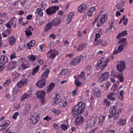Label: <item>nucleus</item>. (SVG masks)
I'll list each match as a JSON object with an SVG mask.
<instances>
[{
	"label": "nucleus",
	"mask_w": 133,
	"mask_h": 133,
	"mask_svg": "<svg viewBox=\"0 0 133 133\" xmlns=\"http://www.w3.org/2000/svg\"><path fill=\"white\" fill-rule=\"evenodd\" d=\"M28 57L29 58L31 61H34L36 60L35 56L33 55H30L28 56Z\"/></svg>",
	"instance_id": "nucleus-56"
},
{
	"label": "nucleus",
	"mask_w": 133,
	"mask_h": 133,
	"mask_svg": "<svg viewBox=\"0 0 133 133\" xmlns=\"http://www.w3.org/2000/svg\"><path fill=\"white\" fill-rule=\"evenodd\" d=\"M108 17V16L106 14L102 15L97 23V26L98 27H99L103 25L107 21Z\"/></svg>",
	"instance_id": "nucleus-7"
},
{
	"label": "nucleus",
	"mask_w": 133,
	"mask_h": 133,
	"mask_svg": "<svg viewBox=\"0 0 133 133\" xmlns=\"http://www.w3.org/2000/svg\"><path fill=\"white\" fill-rule=\"evenodd\" d=\"M35 43V41L34 40L30 41L28 44V47H29V49H30L31 47L34 45Z\"/></svg>",
	"instance_id": "nucleus-39"
},
{
	"label": "nucleus",
	"mask_w": 133,
	"mask_h": 133,
	"mask_svg": "<svg viewBox=\"0 0 133 133\" xmlns=\"http://www.w3.org/2000/svg\"><path fill=\"white\" fill-rule=\"evenodd\" d=\"M94 45L96 46L99 44H101L102 46H105L107 45L108 43L107 41L103 40H100L98 42H94Z\"/></svg>",
	"instance_id": "nucleus-20"
},
{
	"label": "nucleus",
	"mask_w": 133,
	"mask_h": 133,
	"mask_svg": "<svg viewBox=\"0 0 133 133\" xmlns=\"http://www.w3.org/2000/svg\"><path fill=\"white\" fill-rule=\"evenodd\" d=\"M96 8L93 7H91L89 9L87 15L88 16H91L93 12L95 10Z\"/></svg>",
	"instance_id": "nucleus-32"
},
{
	"label": "nucleus",
	"mask_w": 133,
	"mask_h": 133,
	"mask_svg": "<svg viewBox=\"0 0 133 133\" xmlns=\"http://www.w3.org/2000/svg\"><path fill=\"white\" fill-rule=\"evenodd\" d=\"M45 23L44 22V21L42 20H40L39 22V23L38 24V25L39 26H40L41 25L44 24Z\"/></svg>",
	"instance_id": "nucleus-60"
},
{
	"label": "nucleus",
	"mask_w": 133,
	"mask_h": 133,
	"mask_svg": "<svg viewBox=\"0 0 133 133\" xmlns=\"http://www.w3.org/2000/svg\"><path fill=\"white\" fill-rule=\"evenodd\" d=\"M116 7L118 9H119L123 7L122 5L121 4H118L116 5Z\"/></svg>",
	"instance_id": "nucleus-58"
},
{
	"label": "nucleus",
	"mask_w": 133,
	"mask_h": 133,
	"mask_svg": "<svg viewBox=\"0 0 133 133\" xmlns=\"http://www.w3.org/2000/svg\"><path fill=\"white\" fill-rule=\"evenodd\" d=\"M46 82L45 79H42L36 83L37 87L39 88H41L44 86Z\"/></svg>",
	"instance_id": "nucleus-16"
},
{
	"label": "nucleus",
	"mask_w": 133,
	"mask_h": 133,
	"mask_svg": "<svg viewBox=\"0 0 133 133\" xmlns=\"http://www.w3.org/2000/svg\"><path fill=\"white\" fill-rule=\"evenodd\" d=\"M117 85L116 84H115L113 85L111 88V89L113 91H115L117 89Z\"/></svg>",
	"instance_id": "nucleus-53"
},
{
	"label": "nucleus",
	"mask_w": 133,
	"mask_h": 133,
	"mask_svg": "<svg viewBox=\"0 0 133 133\" xmlns=\"http://www.w3.org/2000/svg\"><path fill=\"white\" fill-rule=\"evenodd\" d=\"M45 94V92L43 90L37 91L36 93L37 96L39 99L44 98Z\"/></svg>",
	"instance_id": "nucleus-18"
},
{
	"label": "nucleus",
	"mask_w": 133,
	"mask_h": 133,
	"mask_svg": "<svg viewBox=\"0 0 133 133\" xmlns=\"http://www.w3.org/2000/svg\"><path fill=\"white\" fill-rule=\"evenodd\" d=\"M114 77L118 79L121 82H123L124 80L123 76L120 74H118L117 75H115Z\"/></svg>",
	"instance_id": "nucleus-35"
},
{
	"label": "nucleus",
	"mask_w": 133,
	"mask_h": 133,
	"mask_svg": "<svg viewBox=\"0 0 133 133\" xmlns=\"http://www.w3.org/2000/svg\"><path fill=\"white\" fill-rule=\"evenodd\" d=\"M5 68V66L3 65V64H0V71H2Z\"/></svg>",
	"instance_id": "nucleus-59"
},
{
	"label": "nucleus",
	"mask_w": 133,
	"mask_h": 133,
	"mask_svg": "<svg viewBox=\"0 0 133 133\" xmlns=\"http://www.w3.org/2000/svg\"><path fill=\"white\" fill-rule=\"evenodd\" d=\"M86 44L85 43H83L80 45L79 46V48H77V51H79L82 50L85 47Z\"/></svg>",
	"instance_id": "nucleus-37"
},
{
	"label": "nucleus",
	"mask_w": 133,
	"mask_h": 133,
	"mask_svg": "<svg viewBox=\"0 0 133 133\" xmlns=\"http://www.w3.org/2000/svg\"><path fill=\"white\" fill-rule=\"evenodd\" d=\"M39 66L38 65H37L33 70L32 74V75H34L35 73L37 72L39 70Z\"/></svg>",
	"instance_id": "nucleus-40"
},
{
	"label": "nucleus",
	"mask_w": 133,
	"mask_h": 133,
	"mask_svg": "<svg viewBox=\"0 0 133 133\" xmlns=\"http://www.w3.org/2000/svg\"><path fill=\"white\" fill-rule=\"evenodd\" d=\"M75 82L76 85L77 86H80L81 85V83L79 81L77 80L76 79H75Z\"/></svg>",
	"instance_id": "nucleus-54"
},
{
	"label": "nucleus",
	"mask_w": 133,
	"mask_h": 133,
	"mask_svg": "<svg viewBox=\"0 0 133 133\" xmlns=\"http://www.w3.org/2000/svg\"><path fill=\"white\" fill-rule=\"evenodd\" d=\"M115 95V94L113 92H111L110 94L108 95V98L111 100L112 101H114L115 100L116 98L114 97Z\"/></svg>",
	"instance_id": "nucleus-30"
},
{
	"label": "nucleus",
	"mask_w": 133,
	"mask_h": 133,
	"mask_svg": "<svg viewBox=\"0 0 133 133\" xmlns=\"http://www.w3.org/2000/svg\"><path fill=\"white\" fill-rule=\"evenodd\" d=\"M87 8V6L85 4H82L78 8V11L81 12H84Z\"/></svg>",
	"instance_id": "nucleus-25"
},
{
	"label": "nucleus",
	"mask_w": 133,
	"mask_h": 133,
	"mask_svg": "<svg viewBox=\"0 0 133 133\" xmlns=\"http://www.w3.org/2000/svg\"><path fill=\"white\" fill-rule=\"evenodd\" d=\"M94 95L95 96L97 97H100L101 93L100 89L98 88H96L94 90Z\"/></svg>",
	"instance_id": "nucleus-24"
},
{
	"label": "nucleus",
	"mask_w": 133,
	"mask_h": 133,
	"mask_svg": "<svg viewBox=\"0 0 133 133\" xmlns=\"http://www.w3.org/2000/svg\"><path fill=\"white\" fill-rule=\"evenodd\" d=\"M109 61L110 59L108 58L104 60L103 58H102V59H99L98 61L97 66L99 68L102 66L101 70L104 69L105 67L107 66Z\"/></svg>",
	"instance_id": "nucleus-3"
},
{
	"label": "nucleus",
	"mask_w": 133,
	"mask_h": 133,
	"mask_svg": "<svg viewBox=\"0 0 133 133\" xmlns=\"http://www.w3.org/2000/svg\"><path fill=\"white\" fill-rule=\"evenodd\" d=\"M74 15V13L73 12H71L69 14L68 17L66 19L67 24H69L71 22Z\"/></svg>",
	"instance_id": "nucleus-23"
},
{
	"label": "nucleus",
	"mask_w": 133,
	"mask_h": 133,
	"mask_svg": "<svg viewBox=\"0 0 133 133\" xmlns=\"http://www.w3.org/2000/svg\"><path fill=\"white\" fill-rule=\"evenodd\" d=\"M58 54V52L54 49H51L47 53L48 58H50L54 59Z\"/></svg>",
	"instance_id": "nucleus-9"
},
{
	"label": "nucleus",
	"mask_w": 133,
	"mask_h": 133,
	"mask_svg": "<svg viewBox=\"0 0 133 133\" xmlns=\"http://www.w3.org/2000/svg\"><path fill=\"white\" fill-rule=\"evenodd\" d=\"M53 26L58 25L61 22V19L59 17H57L50 22Z\"/></svg>",
	"instance_id": "nucleus-17"
},
{
	"label": "nucleus",
	"mask_w": 133,
	"mask_h": 133,
	"mask_svg": "<svg viewBox=\"0 0 133 133\" xmlns=\"http://www.w3.org/2000/svg\"><path fill=\"white\" fill-rule=\"evenodd\" d=\"M100 36H101V35L99 34V33L96 34V35L95 36V42H98L99 41L98 40V39L100 37Z\"/></svg>",
	"instance_id": "nucleus-47"
},
{
	"label": "nucleus",
	"mask_w": 133,
	"mask_h": 133,
	"mask_svg": "<svg viewBox=\"0 0 133 133\" xmlns=\"http://www.w3.org/2000/svg\"><path fill=\"white\" fill-rule=\"evenodd\" d=\"M68 104L66 102V98L64 97V100H63L62 103V105L64 107H65Z\"/></svg>",
	"instance_id": "nucleus-52"
},
{
	"label": "nucleus",
	"mask_w": 133,
	"mask_h": 133,
	"mask_svg": "<svg viewBox=\"0 0 133 133\" xmlns=\"http://www.w3.org/2000/svg\"><path fill=\"white\" fill-rule=\"evenodd\" d=\"M83 59V57L82 55L77 56L71 59L70 62L71 65H75L79 64Z\"/></svg>",
	"instance_id": "nucleus-4"
},
{
	"label": "nucleus",
	"mask_w": 133,
	"mask_h": 133,
	"mask_svg": "<svg viewBox=\"0 0 133 133\" xmlns=\"http://www.w3.org/2000/svg\"><path fill=\"white\" fill-rule=\"evenodd\" d=\"M27 79H21L17 83V86L19 88L22 87L26 83Z\"/></svg>",
	"instance_id": "nucleus-13"
},
{
	"label": "nucleus",
	"mask_w": 133,
	"mask_h": 133,
	"mask_svg": "<svg viewBox=\"0 0 133 133\" xmlns=\"http://www.w3.org/2000/svg\"><path fill=\"white\" fill-rule=\"evenodd\" d=\"M52 24L51 22H49L45 26V27L44 31L45 32H47L49 30L51 29L52 26Z\"/></svg>",
	"instance_id": "nucleus-26"
},
{
	"label": "nucleus",
	"mask_w": 133,
	"mask_h": 133,
	"mask_svg": "<svg viewBox=\"0 0 133 133\" xmlns=\"http://www.w3.org/2000/svg\"><path fill=\"white\" fill-rule=\"evenodd\" d=\"M68 69H66L63 70L61 71L60 73L62 75H64L68 71Z\"/></svg>",
	"instance_id": "nucleus-55"
},
{
	"label": "nucleus",
	"mask_w": 133,
	"mask_h": 133,
	"mask_svg": "<svg viewBox=\"0 0 133 133\" xmlns=\"http://www.w3.org/2000/svg\"><path fill=\"white\" fill-rule=\"evenodd\" d=\"M59 9L58 6H55L47 9L46 10V12L48 15L51 16L54 14Z\"/></svg>",
	"instance_id": "nucleus-5"
},
{
	"label": "nucleus",
	"mask_w": 133,
	"mask_h": 133,
	"mask_svg": "<svg viewBox=\"0 0 133 133\" xmlns=\"http://www.w3.org/2000/svg\"><path fill=\"white\" fill-rule=\"evenodd\" d=\"M124 46V45L120 44L118 46L117 49H115L114 51V55H115L122 51L123 50Z\"/></svg>",
	"instance_id": "nucleus-14"
},
{
	"label": "nucleus",
	"mask_w": 133,
	"mask_h": 133,
	"mask_svg": "<svg viewBox=\"0 0 133 133\" xmlns=\"http://www.w3.org/2000/svg\"><path fill=\"white\" fill-rule=\"evenodd\" d=\"M96 120L94 117H92L88 121L86 126V129L91 128L94 126L96 123Z\"/></svg>",
	"instance_id": "nucleus-6"
},
{
	"label": "nucleus",
	"mask_w": 133,
	"mask_h": 133,
	"mask_svg": "<svg viewBox=\"0 0 133 133\" xmlns=\"http://www.w3.org/2000/svg\"><path fill=\"white\" fill-rule=\"evenodd\" d=\"M30 106L29 104H26L25 106V108L23 112L24 114H26L29 112Z\"/></svg>",
	"instance_id": "nucleus-34"
},
{
	"label": "nucleus",
	"mask_w": 133,
	"mask_h": 133,
	"mask_svg": "<svg viewBox=\"0 0 133 133\" xmlns=\"http://www.w3.org/2000/svg\"><path fill=\"white\" fill-rule=\"evenodd\" d=\"M10 122L9 120L5 121L3 123V125L6 128L10 124Z\"/></svg>",
	"instance_id": "nucleus-45"
},
{
	"label": "nucleus",
	"mask_w": 133,
	"mask_h": 133,
	"mask_svg": "<svg viewBox=\"0 0 133 133\" xmlns=\"http://www.w3.org/2000/svg\"><path fill=\"white\" fill-rule=\"evenodd\" d=\"M110 102L108 101L106 98L104 99L103 104L107 106H109L110 104Z\"/></svg>",
	"instance_id": "nucleus-44"
},
{
	"label": "nucleus",
	"mask_w": 133,
	"mask_h": 133,
	"mask_svg": "<svg viewBox=\"0 0 133 133\" xmlns=\"http://www.w3.org/2000/svg\"><path fill=\"white\" fill-rule=\"evenodd\" d=\"M127 39L126 38H123L119 39L118 41V43L120 44H123L124 46H126L127 45V43H125Z\"/></svg>",
	"instance_id": "nucleus-33"
},
{
	"label": "nucleus",
	"mask_w": 133,
	"mask_h": 133,
	"mask_svg": "<svg viewBox=\"0 0 133 133\" xmlns=\"http://www.w3.org/2000/svg\"><path fill=\"white\" fill-rule=\"evenodd\" d=\"M23 18H21L19 19L18 20V22L19 23L20 25L24 26L27 23V22L24 23L23 22Z\"/></svg>",
	"instance_id": "nucleus-41"
},
{
	"label": "nucleus",
	"mask_w": 133,
	"mask_h": 133,
	"mask_svg": "<svg viewBox=\"0 0 133 133\" xmlns=\"http://www.w3.org/2000/svg\"><path fill=\"white\" fill-rule=\"evenodd\" d=\"M51 119V118L50 117H49L48 116H46V117H44L43 118L44 120H46L48 121L50 120Z\"/></svg>",
	"instance_id": "nucleus-61"
},
{
	"label": "nucleus",
	"mask_w": 133,
	"mask_h": 133,
	"mask_svg": "<svg viewBox=\"0 0 133 133\" xmlns=\"http://www.w3.org/2000/svg\"><path fill=\"white\" fill-rule=\"evenodd\" d=\"M84 118L82 116H80L77 117L75 120V123L76 125H79L83 123Z\"/></svg>",
	"instance_id": "nucleus-15"
},
{
	"label": "nucleus",
	"mask_w": 133,
	"mask_h": 133,
	"mask_svg": "<svg viewBox=\"0 0 133 133\" xmlns=\"http://www.w3.org/2000/svg\"><path fill=\"white\" fill-rule=\"evenodd\" d=\"M8 42L10 45L12 46L14 45L16 42L15 38L12 36L10 37L9 39Z\"/></svg>",
	"instance_id": "nucleus-21"
},
{
	"label": "nucleus",
	"mask_w": 133,
	"mask_h": 133,
	"mask_svg": "<svg viewBox=\"0 0 133 133\" xmlns=\"http://www.w3.org/2000/svg\"><path fill=\"white\" fill-rule=\"evenodd\" d=\"M17 21V19L15 17L12 18L9 21V23H10L14 28H15L16 26V23Z\"/></svg>",
	"instance_id": "nucleus-19"
},
{
	"label": "nucleus",
	"mask_w": 133,
	"mask_h": 133,
	"mask_svg": "<svg viewBox=\"0 0 133 133\" xmlns=\"http://www.w3.org/2000/svg\"><path fill=\"white\" fill-rule=\"evenodd\" d=\"M16 57L15 53H14L12 54L10 56L11 59H12Z\"/></svg>",
	"instance_id": "nucleus-63"
},
{
	"label": "nucleus",
	"mask_w": 133,
	"mask_h": 133,
	"mask_svg": "<svg viewBox=\"0 0 133 133\" xmlns=\"http://www.w3.org/2000/svg\"><path fill=\"white\" fill-rule=\"evenodd\" d=\"M85 105L83 102H79L77 105L74 106L73 107L72 112V115L76 117L78 115L82 114L85 109Z\"/></svg>",
	"instance_id": "nucleus-1"
},
{
	"label": "nucleus",
	"mask_w": 133,
	"mask_h": 133,
	"mask_svg": "<svg viewBox=\"0 0 133 133\" xmlns=\"http://www.w3.org/2000/svg\"><path fill=\"white\" fill-rule=\"evenodd\" d=\"M30 66V65L28 64L23 63L20 65L19 69L21 70H24L29 68Z\"/></svg>",
	"instance_id": "nucleus-31"
},
{
	"label": "nucleus",
	"mask_w": 133,
	"mask_h": 133,
	"mask_svg": "<svg viewBox=\"0 0 133 133\" xmlns=\"http://www.w3.org/2000/svg\"><path fill=\"white\" fill-rule=\"evenodd\" d=\"M127 34V32L126 30H124L119 33L117 35V39H119L123 36H125Z\"/></svg>",
	"instance_id": "nucleus-28"
},
{
	"label": "nucleus",
	"mask_w": 133,
	"mask_h": 133,
	"mask_svg": "<svg viewBox=\"0 0 133 133\" xmlns=\"http://www.w3.org/2000/svg\"><path fill=\"white\" fill-rule=\"evenodd\" d=\"M56 36L54 34H50L49 36V38H52L54 39H55Z\"/></svg>",
	"instance_id": "nucleus-62"
},
{
	"label": "nucleus",
	"mask_w": 133,
	"mask_h": 133,
	"mask_svg": "<svg viewBox=\"0 0 133 133\" xmlns=\"http://www.w3.org/2000/svg\"><path fill=\"white\" fill-rule=\"evenodd\" d=\"M62 128V129L65 130H67L68 128V127L67 125L65 124H62L61 126Z\"/></svg>",
	"instance_id": "nucleus-57"
},
{
	"label": "nucleus",
	"mask_w": 133,
	"mask_h": 133,
	"mask_svg": "<svg viewBox=\"0 0 133 133\" xmlns=\"http://www.w3.org/2000/svg\"><path fill=\"white\" fill-rule=\"evenodd\" d=\"M125 16L124 15L123 17V18H122V19L123 21V23L124 25H126L127 23L128 22V19L127 18H125Z\"/></svg>",
	"instance_id": "nucleus-49"
},
{
	"label": "nucleus",
	"mask_w": 133,
	"mask_h": 133,
	"mask_svg": "<svg viewBox=\"0 0 133 133\" xmlns=\"http://www.w3.org/2000/svg\"><path fill=\"white\" fill-rule=\"evenodd\" d=\"M126 68V64L124 61L121 60L117 62L116 65V69L119 72H123Z\"/></svg>",
	"instance_id": "nucleus-2"
},
{
	"label": "nucleus",
	"mask_w": 133,
	"mask_h": 133,
	"mask_svg": "<svg viewBox=\"0 0 133 133\" xmlns=\"http://www.w3.org/2000/svg\"><path fill=\"white\" fill-rule=\"evenodd\" d=\"M36 11L39 15L42 16L43 15L42 10L40 8L37 9Z\"/></svg>",
	"instance_id": "nucleus-48"
},
{
	"label": "nucleus",
	"mask_w": 133,
	"mask_h": 133,
	"mask_svg": "<svg viewBox=\"0 0 133 133\" xmlns=\"http://www.w3.org/2000/svg\"><path fill=\"white\" fill-rule=\"evenodd\" d=\"M61 101L60 96L57 94H56L55 97L52 100V105H57Z\"/></svg>",
	"instance_id": "nucleus-12"
},
{
	"label": "nucleus",
	"mask_w": 133,
	"mask_h": 133,
	"mask_svg": "<svg viewBox=\"0 0 133 133\" xmlns=\"http://www.w3.org/2000/svg\"><path fill=\"white\" fill-rule=\"evenodd\" d=\"M26 35L28 36L31 35L32 33L31 32V29L27 28L25 31Z\"/></svg>",
	"instance_id": "nucleus-46"
},
{
	"label": "nucleus",
	"mask_w": 133,
	"mask_h": 133,
	"mask_svg": "<svg viewBox=\"0 0 133 133\" xmlns=\"http://www.w3.org/2000/svg\"><path fill=\"white\" fill-rule=\"evenodd\" d=\"M39 119V118L38 117V115L36 113L31 115L30 119L31 122L34 124H35L37 123Z\"/></svg>",
	"instance_id": "nucleus-10"
},
{
	"label": "nucleus",
	"mask_w": 133,
	"mask_h": 133,
	"mask_svg": "<svg viewBox=\"0 0 133 133\" xmlns=\"http://www.w3.org/2000/svg\"><path fill=\"white\" fill-rule=\"evenodd\" d=\"M126 122L127 121L125 119H121L117 122V123L119 125L123 126L125 125Z\"/></svg>",
	"instance_id": "nucleus-29"
},
{
	"label": "nucleus",
	"mask_w": 133,
	"mask_h": 133,
	"mask_svg": "<svg viewBox=\"0 0 133 133\" xmlns=\"http://www.w3.org/2000/svg\"><path fill=\"white\" fill-rule=\"evenodd\" d=\"M49 72V70L48 69H46L45 71L42 74V78H43L42 79H45V78L47 77Z\"/></svg>",
	"instance_id": "nucleus-36"
},
{
	"label": "nucleus",
	"mask_w": 133,
	"mask_h": 133,
	"mask_svg": "<svg viewBox=\"0 0 133 133\" xmlns=\"http://www.w3.org/2000/svg\"><path fill=\"white\" fill-rule=\"evenodd\" d=\"M116 108L115 106H112L109 110V114L108 117L110 118H112L115 115L116 112Z\"/></svg>",
	"instance_id": "nucleus-11"
},
{
	"label": "nucleus",
	"mask_w": 133,
	"mask_h": 133,
	"mask_svg": "<svg viewBox=\"0 0 133 133\" xmlns=\"http://www.w3.org/2000/svg\"><path fill=\"white\" fill-rule=\"evenodd\" d=\"M124 93V91L123 90H121V91L119 94V98L121 100H122L123 99V95Z\"/></svg>",
	"instance_id": "nucleus-43"
},
{
	"label": "nucleus",
	"mask_w": 133,
	"mask_h": 133,
	"mask_svg": "<svg viewBox=\"0 0 133 133\" xmlns=\"http://www.w3.org/2000/svg\"><path fill=\"white\" fill-rule=\"evenodd\" d=\"M8 58L2 55L1 57L0 62L1 63L4 64L8 62Z\"/></svg>",
	"instance_id": "nucleus-27"
},
{
	"label": "nucleus",
	"mask_w": 133,
	"mask_h": 133,
	"mask_svg": "<svg viewBox=\"0 0 133 133\" xmlns=\"http://www.w3.org/2000/svg\"><path fill=\"white\" fill-rule=\"evenodd\" d=\"M19 113L18 112H15L13 115L12 118L14 119H16L17 118V117L19 115Z\"/></svg>",
	"instance_id": "nucleus-51"
},
{
	"label": "nucleus",
	"mask_w": 133,
	"mask_h": 133,
	"mask_svg": "<svg viewBox=\"0 0 133 133\" xmlns=\"http://www.w3.org/2000/svg\"><path fill=\"white\" fill-rule=\"evenodd\" d=\"M98 127H97L96 128L94 129L93 130L90 131L88 133H94L96 131Z\"/></svg>",
	"instance_id": "nucleus-64"
},
{
	"label": "nucleus",
	"mask_w": 133,
	"mask_h": 133,
	"mask_svg": "<svg viewBox=\"0 0 133 133\" xmlns=\"http://www.w3.org/2000/svg\"><path fill=\"white\" fill-rule=\"evenodd\" d=\"M32 94L31 92L25 93L21 97V100L23 101L25 99H28L31 96Z\"/></svg>",
	"instance_id": "nucleus-22"
},
{
	"label": "nucleus",
	"mask_w": 133,
	"mask_h": 133,
	"mask_svg": "<svg viewBox=\"0 0 133 133\" xmlns=\"http://www.w3.org/2000/svg\"><path fill=\"white\" fill-rule=\"evenodd\" d=\"M105 116H102L99 118V121L98 124L99 125H101L102 123L104 121Z\"/></svg>",
	"instance_id": "nucleus-42"
},
{
	"label": "nucleus",
	"mask_w": 133,
	"mask_h": 133,
	"mask_svg": "<svg viewBox=\"0 0 133 133\" xmlns=\"http://www.w3.org/2000/svg\"><path fill=\"white\" fill-rule=\"evenodd\" d=\"M55 86V84L53 83H50L49 86L48 87L47 91L48 92H50L51 91L54 87Z\"/></svg>",
	"instance_id": "nucleus-38"
},
{
	"label": "nucleus",
	"mask_w": 133,
	"mask_h": 133,
	"mask_svg": "<svg viewBox=\"0 0 133 133\" xmlns=\"http://www.w3.org/2000/svg\"><path fill=\"white\" fill-rule=\"evenodd\" d=\"M109 76V73L106 72L102 74L99 76L98 81L99 82H101L107 80Z\"/></svg>",
	"instance_id": "nucleus-8"
},
{
	"label": "nucleus",
	"mask_w": 133,
	"mask_h": 133,
	"mask_svg": "<svg viewBox=\"0 0 133 133\" xmlns=\"http://www.w3.org/2000/svg\"><path fill=\"white\" fill-rule=\"evenodd\" d=\"M11 82V81L10 79L7 80L4 82V85L5 87H6Z\"/></svg>",
	"instance_id": "nucleus-50"
}]
</instances>
